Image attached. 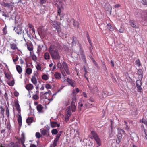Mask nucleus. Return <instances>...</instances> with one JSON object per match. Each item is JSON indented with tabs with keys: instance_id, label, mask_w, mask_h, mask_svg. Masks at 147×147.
<instances>
[{
	"instance_id": "1",
	"label": "nucleus",
	"mask_w": 147,
	"mask_h": 147,
	"mask_svg": "<svg viewBox=\"0 0 147 147\" xmlns=\"http://www.w3.org/2000/svg\"><path fill=\"white\" fill-rule=\"evenodd\" d=\"M76 102V95H74L72 99V101L71 104V106L68 107L67 109V112L65 115V120L66 121H67L69 119V118L71 115V111L72 112H75L76 107L75 105Z\"/></svg>"
},
{
	"instance_id": "2",
	"label": "nucleus",
	"mask_w": 147,
	"mask_h": 147,
	"mask_svg": "<svg viewBox=\"0 0 147 147\" xmlns=\"http://www.w3.org/2000/svg\"><path fill=\"white\" fill-rule=\"evenodd\" d=\"M48 51L53 60H59L61 58L57 47L53 44L50 45L48 48Z\"/></svg>"
},
{
	"instance_id": "3",
	"label": "nucleus",
	"mask_w": 147,
	"mask_h": 147,
	"mask_svg": "<svg viewBox=\"0 0 147 147\" xmlns=\"http://www.w3.org/2000/svg\"><path fill=\"white\" fill-rule=\"evenodd\" d=\"M49 22L55 28L58 33H60L61 32L60 23L57 21H53L51 19H49Z\"/></svg>"
},
{
	"instance_id": "4",
	"label": "nucleus",
	"mask_w": 147,
	"mask_h": 147,
	"mask_svg": "<svg viewBox=\"0 0 147 147\" xmlns=\"http://www.w3.org/2000/svg\"><path fill=\"white\" fill-rule=\"evenodd\" d=\"M91 133L93 137L97 144L98 146L97 147H99V146H100L101 145V142L100 138L96 132L94 131H92L91 132Z\"/></svg>"
},
{
	"instance_id": "5",
	"label": "nucleus",
	"mask_w": 147,
	"mask_h": 147,
	"mask_svg": "<svg viewBox=\"0 0 147 147\" xmlns=\"http://www.w3.org/2000/svg\"><path fill=\"white\" fill-rule=\"evenodd\" d=\"M118 134L116 142L117 143L119 144L121 142L122 135L124 134L125 131L124 130L120 128H118Z\"/></svg>"
},
{
	"instance_id": "6",
	"label": "nucleus",
	"mask_w": 147,
	"mask_h": 147,
	"mask_svg": "<svg viewBox=\"0 0 147 147\" xmlns=\"http://www.w3.org/2000/svg\"><path fill=\"white\" fill-rule=\"evenodd\" d=\"M54 2L55 3H57L58 2L61 4V6H58V15L60 16V14L61 12L63 10L64 5L61 3V1H59V0H54Z\"/></svg>"
},
{
	"instance_id": "7",
	"label": "nucleus",
	"mask_w": 147,
	"mask_h": 147,
	"mask_svg": "<svg viewBox=\"0 0 147 147\" xmlns=\"http://www.w3.org/2000/svg\"><path fill=\"white\" fill-rule=\"evenodd\" d=\"M13 30L18 34H22L24 33V31L23 30L22 27L20 25H18L17 27H14Z\"/></svg>"
},
{
	"instance_id": "8",
	"label": "nucleus",
	"mask_w": 147,
	"mask_h": 147,
	"mask_svg": "<svg viewBox=\"0 0 147 147\" xmlns=\"http://www.w3.org/2000/svg\"><path fill=\"white\" fill-rule=\"evenodd\" d=\"M141 80H137L136 81V86L138 89V92H141L142 90V88L141 87L142 85Z\"/></svg>"
},
{
	"instance_id": "9",
	"label": "nucleus",
	"mask_w": 147,
	"mask_h": 147,
	"mask_svg": "<svg viewBox=\"0 0 147 147\" xmlns=\"http://www.w3.org/2000/svg\"><path fill=\"white\" fill-rule=\"evenodd\" d=\"M62 68L64 69L67 74L69 75L70 74V72L69 70L68 66L65 62H63L62 63Z\"/></svg>"
},
{
	"instance_id": "10",
	"label": "nucleus",
	"mask_w": 147,
	"mask_h": 147,
	"mask_svg": "<svg viewBox=\"0 0 147 147\" xmlns=\"http://www.w3.org/2000/svg\"><path fill=\"white\" fill-rule=\"evenodd\" d=\"M14 4L13 0H9L8 2L6 3V7L9 8H13L14 7Z\"/></svg>"
},
{
	"instance_id": "11",
	"label": "nucleus",
	"mask_w": 147,
	"mask_h": 147,
	"mask_svg": "<svg viewBox=\"0 0 147 147\" xmlns=\"http://www.w3.org/2000/svg\"><path fill=\"white\" fill-rule=\"evenodd\" d=\"M50 93H51V92L49 90L47 92L45 93L41 92L40 93V94L43 98L46 99L49 96Z\"/></svg>"
},
{
	"instance_id": "12",
	"label": "nucleus",
	"mask_w": 147,
	"mask_h": 147,
	"mask_svg": "<svg viewBox=\"0 0 147 147\" xmlns=\"http://www.w3.org/2000/svg\"><path fill=\"white\" fill-rule=\"evenodd\" d=\"M9 147H20V145L19 143L18 142H16L15 143L11 142L8 145Z\"/></svg>"
},
{
	"instance_id": "13",
	"label": "nucleus",
	"mask_w": 147,
	"mask_h": 147,
	"mask_svg": "<svg viewBox=\"0 0 147 147\" xmlns=\"http://www.w3.org/2000/svg\"><path fill=\"white\" fill-rule=\"evenodd\" d=\"M129 22L130 23V25L133 28H138V25L135 23L134 21L130 20H129Z\"/></svg>"
},
{
	"instance_id": "14",
	"label": "nucleus",
	"mask_w": 147,
	"mask_h": 147,
	"mask_svg": "<svg viewBox=\"0 0 147 147\" xmlns=\"http://www.w3.org/2000/svg\"><path fill=\"white\" fill-rule=\"evenodd\" d=\"M24 134L23 133L22 134V137L21 138H17V139L18 140V142L19 143V144L20 145V142L22 144H23L24 143L25 139V137L24 136Z\"/></svg>"
},
{
	"instance_id": "15",
	"label": "nucleus",
	"mask_w": 147,
	"mask_h": 147,
	"mask_svg": "<svg viewBox=\"0 0 147 147\" xmlns=\"http://www.w3.org/2000/svg\"><path fill=\"white\" fill-rule=\"evenodd\" d=\"M141 17L143 20L147 21V11L142 12L141 13Z\"/></svg>"
},
{
	"instance_id": "16",
	"label": "nucleus",
	"mask_w": 147,
	"mask_h": 147,
	"mask_svg": "<svg viewBox=\"0 0 147 147\" xmlns=\"http://www.w3.org/2000/svg\"><path fill=\"white\" fill-rule=\"evenodd\" d=\"M88 87L91 91V92L93 94H94L95 93V92H97L98 91V88L95 86H94L93 87L94 89H93L92 87H91L90 86H88Z\"/></svg>"
},
{
	"instance_id": "17",
	"label": "nucleus",
	"mask_w": 147,
	"mask_h": 147,
	"mask_svg": "<svg viewBox=\"0 0 147 147\" xmlns=\"http://www.w3.org/2000/svg\"><path fill=\"white\" fill-rule=\"evenodd\" d=\"M15 107L18 112L19 113H20L21 110L20 108V106L18 101H15Z\"/></svg>"
},
{
	"instance_id": "18",
	"label": "nucleus",
	"mask_w": 147,
	"mask_h": 147,
	"mask_svg": "<svg viewBox=\"0 0 147 147\" xmlns=\"http://www.w3.org/2000/svg\"><path fill=\"white\" fill-rule=\"evenodd\" d=\"M43 107L40 104H39L37 106V109L38 112L39 113H43Z\"/></svg>"
},
{
	"instance_id": "19",
	"label": "nucleus",
	"mask_w": 147,
	"mask_h": 147,
	"mask_svg": "<svg viewBox=\"0 0 147 147\" xmlns=\"http://www.w3.org/2000/svg\"><path fill=\"white\" fill-rule=\"evenodd\" d=\"M72 38V43L73 45H78L79 44V42L77 38L73 36Z\"/></svg>"
},
{
	"instance_id": "20",
	"label": "nucleus",
	"mask_w": 147,
	"mask_h": 147,
	"mask_svg": "<svg viewBox=\"0 0 147 147\" xmlns=\"http://www.w3.org/2000/svg\"><path fill=\"white\" fill-rule=\"evenodd\" d=\"M26 88L29 91L30 90H32L33 88V86L31 84L27 85L26 87Z\"/></svg>"
},
{
	"instance_id": "21",
	"label": "nucleus",
	"mask_w": 147,
	"mask_h": 147,
	"mask_svg": "<svg viewBox=\"0 0 147 147\" xmlns=\"http://www.w3.org/2000/svg\"><path fill=\"white\" fill-rule=\"evenodd\" d=\"M41 133L44 136H47L49 135L48 131L47 129H44L43 130H40Z\"/></svg>"
},
{
	"instance_id": "22",
	"label": "nucleus",
	"mask_w": 147,
	"mask_h": 147,
	"mask_svg": "<svg viewBox=\"0 0 147 147\" xmlns=\"http://www.w3.org/2000/svg\"><path fill=\"white\" fill-rule=\"evenodd\" d=\"M18 121L19 125L21 126L22 125V118L20 114H18Z\"/></svg>"
},
{
	"instance_id": "23",
	"label": "nucleus",
	"mask_w": 147,
	"mask_h": 147,
	"mask_svg": "<svg viewBox=\"0 0 147 147\" xmlns=\"http://www.w3.org/2000/svg\"><path fill=\"white\" fill-rule=\"evenodd\" d=\"M142 74L143 71L142 69H140L138 70L137 74L139 75V77L141 79H142L143 77Z\"/></svg>"
},
{
	"instance_id": "24",
	"label": "nucleus",
	"mask_w": 147,
	"mask_h": 147,
	"mask_svg": "<svg viewBox=\"0 0 147 147\" xmlns=\"http://www.w3.org/2000/svg\"><path fill=\"white\" fill-rule=\"evenodd\" d=\"M67 82L72 87H74V83L72 79H69L67 78Z\"/></svg>"
},
{
	"instance_id": "25",
	"label": "nucleus",
	"mask_w": 147,
	"mask_h": 147,
	"mask_svg": "<svg viewBox=\"0 0 147 147\" xmlns=\"http://www.w3.org/2000/svg\"><path fill=\"white\" fill-rule=\"evenodd\" d=\"M26 33L27 34L28 36L30 39L32 38V35L35 34V33H32V31H31L30 32H29L28 30H26Z\"/></svg>"
},
{
	"instance_id": "26",
	"label": "nucleus",
	"mask_w": 147,
	"mask_h": 147,
	"mask_svg": "<svg viewBox=\"0 0 147 147\" xmlns=\"http://www.w3.org/2000/svg\"><path fill=\"white\" fill-rule=\"evenodd\" d=\"M74 19H68L67 20V24L69 26L73 25Z\"/></svg>"
},
{
	"instance_id": "27",
	"label": "nucleus",
	"mask_w": 147,
	"mask_h": 147,
	"mask_svg": "<svg viewBox=\"0 0 147 147\" xmlns=\"http://www.w3.org/2000/svg\"><path fill=\"white\" fill-rule=\"evenodd\" d=\"M10 47L12 50H16L18 49L15 43L10 44Z\"/></svg>"
},
{
	"instance_id": "28",
	"label": "nucleus",
	"mask_w": 147,
	"mask_h": 147,
	"mask_svg": "<svg viewBox=\"0 0 147 147\" xmlns=\"http://www.w3.org/2000/svg\"><path fill=\"white\" fill-rule=\"evenodd\" d=\"M34 118L33 117H29L26 119V122L28 124L31 123L33 121Z\"/></svg>"
},
{
	"instance_id": "29",
	"label": "nucleus",
	"mask_w": 147,
	"mask_h": 147,
	"mask_svg": "<svg viewBox=\"0 0 147 147\" xmlns=\"http://www.w3.org/2000/svg\"><path fill=\"white\" fill-rule=\"evenodd\" d=\"M54 76L55 78L57 79H59L61 78V75L60 73L56 72Z\"/></svg>"
},
{
	"instance_id": "30",
	"label": "nucleus",
	"mask_w": 147,
	"mask_h": 147,
	"mask_svg": "<svg viewBox=\"0 0 147 147\" xmlns=\"http://www.w3.org/2000/svg\"><path fill=\"white\" fill-rule=\"evenodd\" d=\"M16 68L17 71L19 74H20L22 72V69L21 67L19 65L16 66Z\"/></svg>"
},
{
	"instance_id": "31",
	"label": "nucleus",
	"mask_w": 147,
	"mask_h": 147,
	"mask_svg": "<svg viewBox=\"0 0 147 147\" xmlns=\"http://www.w3.org/2000/svg\"><path fill=\"white\" fill-rule=\"evenodd\" d=\"M28 26L32 29L30 30V32L31 31H32V33H35V29L33 25L31 24H28Z\"/></svg>"
},
{
	"instance_id": "32",
	"label": "nucleus",
	"mask_w": 147,
	"mask_h": 147,
	"mask_svg": "<svg viewBox=\"0 0 147 147\" xmlns=\"http://www.w3.org/2000/svg\"><path fill=\"white\" fill-rule=\"evenodd\" d=\"M44 57L45 59L48 60L50 58V56L49 53L46 52L44 54Z\"/></svg>"
},
{
	"instance_id": "33",
	"label": "nucleus",
	"mask_w": 147,
	"mask_h": 147,
	"mask_svg": "<svg viewBox=\"0 0 147 147\" xmlns=\"http://www.w3.org/2000/svg\"><path fill=\"white\" fill-rule=\"evenodd\" d=\"M31 80L32 83L34 84H36L37 83L36 78L34 76H33L32 77Z\"/></svg>"
},
{
	"instance_id": "34",
	"label": "nucleus",
	"mask_w": 147,
	"mask_h": 147,
	"mask_svg": "<svg viewBox=\"0 0 147 147\" xmlns=\"http://www.w3.org/2000/svg\"><path fill=\"white\" fill-rule=\"evenodd\" d=\"M58 141V140L54 139L53 144H51V146H52V147H55L57 146V142Z\"/></svg>"
},
{
	"instance_id": "35",
	"label": "nucleus",
	"mask_w": 147,
	"mask_h": 147,
	"mask_svg": "<svg viewBox=\"0 0 147 147\" xmlns=\"http://www.w3.org/2000/svg\"><path fill=\"white\" fill-rule=\"evenodd\" d=\"M37 52H40L41 51L42 48L43 47V45H38Z\"/></svg>"
},
{
	"instance_id": "36",
	"label": "nucleus",
	"mask_w": 147,
	"mask_h": 147,
	"mask_svg": "<svg viewBox=\"0 0 147 147\" xmlns=\"http://www.w3.org/2000/svg\"><path fill=\"white\" fill-rule=\"evenodd\" d=\"M80 53L81 55V57L85 59V55L84 53H83V49L81 48H80Z\"/></svg>"
},
{
	"instance_id": "37",
	"label": "nucleus",
	"mask_w": 147,
	"mask_h": 147,
	"mask_svg": "<svg viewBox=\"0 0 147 147\" xmlns=\"http://www.w3.org/2000/svg\"><path fill=\"white\" fill-rule=\"evenodd\" d=\"M26 73L28 75H30L32 73V69L31 68H28L26 70Z\"/></svg>"
},
{
	"instance_id": "38",
	"label": "nucleus",
	"mask_w": 147,
	"mask_h": 147,
	"mask_svg": "<svg viewBox=\"0 0 147 147\" xmlns=\"http://www.w3.org/2000/svg\"><path fill=\"white\" fill-rule=\"evenodd\" d=\"M83 104L80 101L78 103V109L80 111L82 109V107H83Z\"/></svg>"
},
{
	"instance_id": "39",
	"label": "nucleus",
	"mask_w": 147,
	"mask_h": 147,
	"mask_svg": "<svg viewBox=\"0 0 147 147\" xmlns=\"http://www.w3.org/2000/svg\"><path fill=\"white\" fill-rule=\"evenodd\" d=\"M87 39L88 40V41L90 45L92 47L93 46L92 45L91 43V40L90 39V36L88 34H87Z\"/></svg>"
},
{
	"instance_id": "40",
	"label": "nucleus",
	"mask_w": 147,
	"mask_h": 147,
	"mask_svg": "<svg viewBox=\"0 0 147 147\" xmlns=\"http://www.w3.org/2000/svg\"><path fill=\"white\" fill-rule=\"evenodd\" d=\"M6 112L7 117H9V110L8 107L6 106Z\"/></svg>"
},
{
	"instance_id": "41",
	"label": "nucleus",
	"mask_w": 147,
	"mask_h": 147,
	"mask_svg": "<svg viewBox=\"0 0 147 147\" xmlns=\"http://www.w3.org/2000/svg\"><path fill=\"white\" fill-rule=\"evenodd\" d=\"M51 133L53 135H56L58 131L56 129H53L51 131Z\"/></svg>"
},
{
	"instance_id": "42",
	"label": "nucleus",
	"mask_w": 147,
	"mask_h": 147,
	"mask_svg": "<svg viewBox=\"0 0 147 147\" xmlns=\"http://www.w3.org/2000/svg\"><path fill=\"white\" fill-rule=\"evenodd\" d=\"M140 122H142L147 126V121L144 118H143L142 120L140 121Z\"/></svg>"
},
{
	"instance_id": "43",
	"label": "nucleus",
	"mask_w": 147,
	"mask_h": 147,
	"mask_svg": "<svg viewBox=\"0 0 147 147\" xmlns=\"http://www.w3.org/2000/svg\"><path fill=\"white\" fill-rule=\"evenodd\" d=\"M73 25L74 26L77 27H78V26L79 23L77 21H75L74 20Z\"/></svg>"
},
{
	"instance_id": "44",
	"label": "nucleus",
	"mask_w": 147,
	"mask_h": 147,
	"mask_svg": "<svg viewBox=\"0 0 147 147\" xmlns=\"http://www.w3.org/2000/svg\"><path fill=\"white\" fill-rule=\"evenodd\" d=\"M135 63L136 64L138 67L140 66L141 65L140 60L139 59L136 60Z\"/></svg>"
},
{
	"instance_id": "45",
	"label": "nucleus",
	"mask_w": 147,
	"mask_h": 147,
	"mask_svg": "<svg viewBox=\"0 0 147 147\" xmlns=\"http://www.w3.org/2000/svg\"><path fill=\"white\" fill-rule=\"evenodd\" d=\"M5 77L7 78V79L9 80L11 78V76L8 73H6L5 72Z\"/></svg>"
},
{
	"instance_id": "46",
	"label": "nucleus",
	"mask_w": 147,
	"mask_h": 147,
	"mask_svg": "<svg viewBox=\"0 0 147 147\" xmlns=\"http://www.w3.org/2000/svg\"><path fill=\"white\" fill-rule=\"evenodd\" d=\"M6 29H7L6 26L5 25V27H4V28H3L2 30V31L3 32V34L4 35H5L7 33V31Z\"/></svg>"
},
{
	"instance_id": "47",
	"label": "nucleus",
	"mask_w": 147,
	"mask_h": 147,
	"mask_svg": "<svg viewBox=\"0 0 147 147\" xmlns=\"http://www.w3.org/2000/svg\"><path fill=\"white\" fill-rule=\"evenodd\" d=\"M32 60H33L35 62L36 61L37 59V58L35 55H32Z\"/></svg>"
},
{
	"instance_id": "48",
	"label": "nucleus",
	"mask_w": 147,
	"mask_h": 147,
	"mask_svg": "<svg viewBox=\"0 0 147 147\" xmlns=\"http://www.w3.org/2000/svg\"><path fill=\"white\" fill-rule=\"evenodd\" d=\"M124 30V28L122 26H121L120 27L119 31L120 33H123Z\"/></svg>"
},
{
	"instance_id": "49",
	"label": "nucleus",
	"mask_w": 147,
	"mask_h": 147,
	"mask_svg": "<svg viewBox=\"0 0 147 147\" xmlns=\"http://www.w3.org/2000/svg\"><path fill=\"white\" fill-rule=\"evenodd\" d=\"M42 79L45 80H47L48 78V77L46 74L43 75L42 76Z\"/></svg>"
},
{
	"instance_id": "50",
	"label": "nucleus",
	"mask_w": 147,
	"mask_h": 147,
	"mask_svg": "<svg viewBox=\"0 0 147 147\" xmlns=\"http://www.w3.org/2000/svg\"><path fill=\"white\" fill-rule=\"evenodd\" d=\"M36 68L37 70L41 71L42 68L40 64H37L36 66Z\"/></svg>"
},
{
	"instance_id": "51",
	"label": "nucleus",
	"mask_w": 147,
	"mask_h": 147,
	"mask_svg": "<svg viewBox=\"0 0 147 147\" xmlns=\"http://www.w3.org/2000/svg\"><path fill=\"white\" fill-rule=\"evenodd\" d=\"M14 84V82L13 81H9L8 83V85L10 86H13Z\"/></svg>"
},
{
	"instance_id": "52",
	"label": "nucleus",
	"mask_w": 147,
	"mask_h": 147,
	"mask_svg": "<svg viewBox=\"0 0 147 147\" xmlns=\"http://www.w3.org/2000/svg\"><path fill=\"white\" fill-rule=\"evenodd\" d=\"M32 98L34 100H36L38 98V97L37 95L35 94L33 96Z\"/></svg>"
},
{
	"instance_id": "53",
	"label": "nucleus",
	"mask_w": 147,
	"mask_h": 147,
	"mask_svg": "<svg viewBox=\"0 0 147 147\" xmlns=\"http://www.w3.org/2000/svg\"><path fill=\"white\" fill-rule=\"evenodd\" d=\"M57 122H53L51 123V126L52 127H56Z\"/></svg>"
},
{
	"instance_id": "54",
	"label": "nucleus",
	"mask_w": 147,
	"mask_h": 147,
	"mask_svg": "<svg viewBox=\"0 0 147 147\" xmlns=\"http://www.w3.org/2000/svg\"><path fill=\"white\" fill-rule=\"evenodd\" d=\"M36 138H39L41 137V135L40 133L37 132L36 133Z\"/></svg>"
},
{
	"instance_id": "55",
	"label": "nucleus",
	"mask_w": 147,
	"mask_h": 147,
	"mask_svg": "<svg viewBox=\"0 0 147 147\" xmlns=\"http://www.w3.org/2000/svg\"><path fill=\"white\" fill-rule=\"evenodd\" d=\"M45 87L47 89H51V86L49 84H47L45 85Z\"/></svg>"
},
{
	"instance_id": "56",
	"label": "nucleus",
	"mask_w": 147,
	"mask_h": 147,
	"mask_svg": "<svg viewBox=\"0 0 147 147\" xmlns=\"http://www.w3.org/2000/svg\"><path fill=\"white\" fill-rule=\"evenodd\" d=\"M57 67L58 68L61 69L62 68V65L60 63H58L57 64Z\"/></svg>"
},
{
	"instance_id": "57",
	"label": "nucleus",
	"mask_w": 147,
	"mask_h": 147,
	"mask_svg": "<svg viewBox=\"0 0 147 147\" xmlns=\"http://www.w3.org/2000/svg\"><path fill=\"white\" fill-rule=\"evenodd\" d=\"M27 49L30 51H32L33 49L32 46H29L28 45L27 46Z\"/></svg>"
},
{
	"instance_id": "58",
	"label": "nucleus",
	"mask_w": 147,
	"mask_h": 147,
	"mask_svg": "<svg viewBox=\"0 0 147 147\" xmlns=\"http://www.w3.org/2000/svg\"><path fill=\"white\" fill-rule=\"evenodd\" d=\"M60 136L61 135H60V134H57L56 137V138L55 139L59 141V139L60 137Z\"/></svg>"
},
{
	"instance_id": "59",
	"label": "nucleus",
	"mask_w": 147,
	"mask_h": 147,
	"mask_svg": "<svg viewBox=\"0 0 147 147\" xmlns=\"http://www.w3.org/2000/svg\"><path fill=\"white\" fill-rule=\"evenodd\" d=\"M0 4L2 6H3L5 7H6V3H5V2H1Z\"/></svg>"
},
{
	"instance_id": "60",
	"label": "nucleus",
	"mask_w": 147,
	"mask_h": 147,
	"mask_svg": "<svg viewBox=\"0 0 147 147\" xmlns=\"http://www.w3.org/2000/svg\"><path fill=\"white\" fill-rule=\"evenodd\" d=\"M107 25L108 26V28H109V30H110V31H111L112 30V29L111 28V25L110 24H109V23L108 24H107Z\"/></svg>"
},
{
	"instance_id": "61",
	"label": "nucleus",
	"mask_w": 147,
	"mask_h": 147,
	"mask_svg": "<svg viewBox=\"0 0 147 147\" xmlns=\"http://www.w3.org/2000/svg\"><path fill=\"white\" fill-rule=\"evenodd\" d=\"M142 3L144 5L147 4V0H142Z\"/></svg>"
},
{
	"instance_id": "62",
	"label": "nucleus",
	"mask_w": 147,
	"mask_h": 147,
	"mask_svg": "<svg viewBox=\"0 0 147 147\" xmlns=\"http://www.w3.org/2000/svg\"><path fill=\"white\" fill-rule=\"evenodd\" d=\"M20 1L19 2H20H20L22 4H25L26 3V0H20Z\"/></svg>"
},
{
	"instance_id": "63",
	"label": "nucleus",
	"mask_w": 147,
	"mask_h": 147,
	"mask_svg": "<svg viewBox=\"0 0 147 147\" xmlns=\"http://www.w3.org/2000/svg\"><path fill=\"white\" fill-rule=\"evenodd\" d=\"M47 0H40V3L42 4L45 3L46 1Z\"/></svg>"
},
{
	"instance_id": "64",
	"label": "nucleus",
	"mask_w": 147,
	"mask_h": 147,
	"mask_svg": "<svg viewBox=\"0 0 147 147\" xmlns=\"http://www.w3.org/2000/svg\"><path fill=\"white\" fill-rule=\"evenodd\" d=\"M14 95L15 96L17 97L19 95V93L17 92H14Z\"/></svg>"
}]
</instances>
